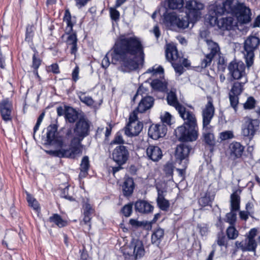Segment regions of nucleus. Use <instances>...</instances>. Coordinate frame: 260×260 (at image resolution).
<instances>
[{"label":"nucleus","mask_w":260,"mask_h":260,"mask_svg":"<svg viewBox=\"0 0 260 260\" xmlns=\"http://www.w3.org/2000/svg\"><path fill=\"white\" fill-rule=\"evenodd\" d=\"M235 0H225L215 4L214 11L217 15H222L224 13H231L233 4Z\"/></svg>","instance_id":"obj_17"},{"label":"nucleus","mask_w":260,"mask_h":260,"mask_svg":"<svg viewBox=\"0 0 260 260\" xmlns=\"http://www.w3.org/2000/svg\"><path fill=\"white\" fill-rule=\"evenodd\" d=\"M164 9L165 12L162 16L163 23L168 26H175L177 17L176 14L166 8Z\"/></svg>","instance_id":"obj_25"},{"label":"nucleus","mask_w":260,"mask_h":260,"mask_svg":"<svg viewBox=\"0 0 260 260\" xmlns=\"http://www.w3.org/2000/svg\"><path fill=\"white\" fill-rule=\"evenodd\" d=\"M112 155L113 160L117 164L123 165L128 159L129 152L125 146L119 145L113 150Z\"/></svg>","instance_id":"obj_13"},{"label":"nucleus","mask_w":260,"mask_h":260,"mask_svg":"<svg viewBox=\"0 0 260 260\" xmlns=\"http://www.w3.org/2000/svg\"><path fill=\"white\" fill-rule=\"evenodd\" d=\"M153 206L148 202L144 200H138L135 204V209L141 213L148 214L153 210Z\"/></svg>","instance_id":"obj_24"},{"label":"nucleus","mask_w":260,"mask_h":260,"mask_svg":"<svg viewBox=\"0 0 260 260\" xmlns=\"http://www.w3.org/2000/svg\"><path fill=\"white\" fill-rule=\"evenodd\" d=\"M213 56L208 54L205 56V57L202 60L201 65V67L203 68H205L208 66H210L213 58Z\"/></svg>","instance_id":"obj_56"},{"label":"nucleus","mask_w":260,"mask_h":260,"mask_svg":"<svg viewBox=\"0 0 260 260\" xmlns=\"http://www.w3.org/2000/svg\"><path fill=\"white\" fill-rule=\"evenodd\" d=\"M185 8L188 11V17L197 19L200 16V11L204 8V5L197 0H189L186 2Z\"/></svg>","instance_id":"obj_12"},{"label":"nucleus","mask_w":260,"mask_h":260,"mask_svg":"<svg viewBox=\"0 0 260 260\" xmlns=\"http://www.w3.org/2000/svg\"><path fill=\"white\" fill-rule=\"evenodd\" d=\"M90 126L89 120L82 117L76 122L73 130L69 128L66 132V138L71 139L70 145L79 156L82 154L84 147L82 141L90 134Z\"/></svg>","instance_id":"obj_3"},{"label":"nucleus","mask_w":260,"mask_h":260,"mask_svg":"<svg viewBox=\"0 0 260 260\" xmlns=\"http://www.w3.org/2000/svg\"><path fill=\"white\" fill-rule=\"evenodd\" d=\"M44 116H45V113L43 112L40 115L39 117H38V118L37 119V123L34 127V135H35V134L36 133V132L38 130V129L40 127V125L41 122H42V120L44 117Z\"/></svg>","instance_id":"obj_61"},{"label":"nucleus","mask_w":260,"mask_h":260,"mask_svg":"<svg viewBox=\"0 0 260 260\" xmlns=\"http://www.w3.org/2000/svg\"><path fill=\"white\" fill-rule=\"evenodd\" d=\"M198 203L202 207H204L208 206H211L212 200L210 196L206 193L204 196L201 197L199 200Z\"/></svg>","instance_id":"obj_48"},{"label":"nucleus","mask_w":260,"mask_h":260,"mask_svg":"<svg viewBox=\"0 0 260 260\" xmlns=\"http://www.w3.org/2000/svg\"><path fill=\"white\" fill-rule=\"evenodd\" d=\"M256 100L252 96H249L246 101L243 104V108L245 110H251L255 108Z\"/></svg>","instance_id":"obj_49"},{"label":"nucleus","mask_w":260,"mask_h":260,"mask_svg":"<svg viewBox=\"0 0 260 260\" xmlns=\"http://www.w3.org/2000/svg\"><path fill=\"white\" fill-rule=\"evenodd\" d=\"M143 127V123L140 121L128 122L124 128L125 134L128 137L137 136L142 130Z\"/></svg>","instance_id":"obj_21"},{"label":"nucleus","mask_w":260,"mask_h":260,"mask_svg":"<svg viewBox=\"0 0 260 260\" xmlns=\"http://www.w3.org/2000/svg\"><path fill=\"white\" fill-rule=\"evenodd\" d=\"M26 196V199L29 206L32 208L36 211H39L40 210V208L38 202L29 193L27 192Z\"/></svg>","instance_id":"obj_43"},{"label":"nucleus","mask_w":260,"mask_h":260,"mask_svg":"<svg viewBox=\"0 0 260 260\" xmlns=\"http://www.w3.org/2000/svg\"><path fill=\"white\" fill-rule=\"evenodd\" d=\"M146 154L149 159L153 161H157L162 156L161 149L157 146L149 145L146 149Z\"/></svg>","instance_id":"obj_22"},{"label":"nucleus","mask_w":260,"mask_h":260,"mask_svg":"<svg viewBox=\"0 0 260 260\" xmlns=\"http://www.w3.org/2000/svg\"><path fill=\"white\" fill-rule=\"evenodd\" d=\"M215 108L211 99H210L205 107L202 109L203 128H206L210 126V123L214 115Z\"/></svg>","instance_id":"obj_11"},{"label":"nucleus","mask_w":260,"mask_h":260,"mask_svg":"<svg viewBox=\"0 0 260 260\" xmlns=\"http://www.w3.org/2000/svg\"><path fill=\"white\" fill-rule=\"evenodd\" d=\"M78 112L73 108L65 106V118L69 122L74 123L78 119Z\"/></svg>","instance_id":"obj_30"},{"label":"nucleus","mask_w":260,"mask_h":260,"mask_svg":"<svg viewBox=\"0 0 260 260\" xmlns=\"http://www.w3.org/2000/svg\"><path fill=\"white\" fill-rule=\"evenodd\" d=\"M206 42L210 51L209 54L214 57L220 51V48L217 43L210 40H206Z\"/></svg>","instance_id":"obj_40"},{"label":"nucleus","mask_w":260,"mask_h":260,"mask_svg":"<svg viewBox=\"0 0 260 260\" xmlns=\"http://www.w3.org/2000/svg\"><path fill=\"white\" fill-rule=\"evenodd\" d=\"M12 105L11 103L8 100H3L0 103V112L2 119L6 122L10 121L12 119Z\"/></svg>","instance_id":"obj_20"},{"label":"nucleus","mask_w":260,"mask_h":260,"mask_svg":"<svg viewBox=\"0 0 260 260\" xmlns=\"http://www.w3.org/2000/svg\"><path fill=\"white\" fill-rule=\"evenodd\" d=\"M181 55L179 53L175 46L169 44L166 49V57L169 61L174 62L180 60Z\"/></svg>","instance_id":"obj_23"},{"label":"nucleus","mask_w":260,"mask_h":260,"mask_svg":"<svg viewBox=\"0 0 260 260\" xmlns=\"http://www.w3.org/2000/svg\"><path fill=\"white\" fill-rule=\"evenodd\" d=\"M116 8H110V14L112 20L117 21L119 19V12L116 9Z\"/></svg>","instance_id":"obj_59"},{"label":"nucleus","mask_w":260,"mask_h":260,"mask_svg":"<svg viewBox=\"0 0 260 260\" xmlns=\"http://www.w3.org/2000/svg\"><path fill=\"white\" fill-rule=\"evenodd\" d=\"M188 16V15L186 14L183 17H177L175 26L183 29L187 27L189 24Z\"/></svg>","instance_id":"obj_42"},{"label":"nucleus","mask_w":260,"mask_h":260,"mask_svg":"<svg viewBox=\"0 0 260 260\" xmlns=\"http://www.w3.org/2000/svg\"><path fill=\"white\" fill-rule=\"evenodd\" d=\"M79 67L76 66L72 73V80L75 82H76L79 79Z\"/></svg>","instance_id":"obj_63"},{"label":"nucleus","mask_w":260,"mask_h":260,"mask_svg":"<svg viewBox=\"0 0 260 260\" xmlns=\"http://www.w3.org/2000/svg\"><path fill=\"white\" fill-rule=\"evenodd\" d=\"M216 241L219 246H224L225 248L228 247V240L223 234H218Z\"/></svg>","instance_id":"obj_53"},{"label":"nucleus","mask_w":260,"mask_h":260,"mask_svg":"<svg viewBox=\"0 0 260 260\" xmlns=\"http://www.w3.org/2000/svg\"><path fill=\"white\" fill-rule=\"evenodd\" d=\"M135 188L134 180L131 177H125L122 185L123 195L128 197L132 195Z\"/></svg>","instance_id":"obj_28"},{"label":"nucleus","mask_w":260,"mask_h":260,"mask_svg":"<svg viewBox=\"0 0 260 260\" xmlns=\"http://www.w3.org/2000/svg\"><path fill=\"white\" fill-rule=\"evenodd\" d=\"M234 138V135L232 131H225L219 134V138L221 141H225Z\"/></svg>","instance_id":"obj_52"},{"label":"nucleus","mask_w":260,"mask_h":260,"mask_svg":"<svg viewBox=\"0 0 260 260\" xmlns=\"http://www.w3.org/2000/svg\"><path fill=\"white\" fill-rule=\"evenodd\" d=\"M47 142L50 145H54L60 142L66 143L68 138H61L57 136V126L56 124L50 125L47 128Z\"/></svg>","instance_id":"obj_14"},{"label":"nucleus","mask_w":260,"mask_h":260,"mask_svg":"<svg viewBox=\"0 0 260 260\" xmlns=\"http://www.w3.org/2000/svg\"><path fill=\"white\" fill-rule=\"evenodd\" d=\"M69 36L67 39V45L68 46L72 45V44H74L75 43H77V38L76 33L72 34H68Z\"/></svg>","instance_id":"obj_57"},{"label":"nucleus","mask_w":260,"mask_h":260,"mask_svg":"<svg viewBox=\"0 0 260 260\" xmlns=\"http://www.w3.org/2000/svg\"><path fill=\"white\" fill-rule=\"evenodd\" d=\"M237 211L230 210V212L226 214V221L231 225H235L237 220Z\"/></svg>","instance_id":"obj_46"},{"label":"nucleus","mask_w":260,"mask_h":260,"mask_svg":"<svg viewBox=\"0 0 260 260\" xmlns=\"http://www.w3.org/2000/svg\"><path fill=\"white\" fill-rule=\"evenodd\" d=\"M203 137L205 143L211 147H213L216 143L214 134L210 129V126L206 128H203Z\"/></svg>","instance_id":"obj_29"},{"label":"nucleus","mask_w":260,"mask_h":260,"mask_svg":"<svg viewBox=\"0 0 260 260\" xmlns=\"http://www.w3.org/2000/svg\"><path fill=\"white\" fill-rule=\"evenodd\" d=\"M178 112L184 120L183 125L176 131L179 141L184 142L196 141L198 138V126L195 114L184 106Z\"/></svg>","instance_id":"obj_2"},{"label":"nucleus","mask_w":260,"mask_h":260,"mask_svg":"<svg viewBox=\"0 0 260 260\" xmlns=\"http://www.w3.org/2000/svg\"><path fill=\"white\" fill-rule=\"evenodd\" d=\"M246 81L244 82H234L232 86L231 89L229 93L237 95H240L244 90V85Z\"/></svg>","instance_id":"obj_37"},{"label":"nucleus","mask_w":260,"mask_h":260,"mask_svg":"<svg viewBox=\"0 0 260 260\" xmlns=\"http://www.w3.org/2000/svg\"><path fill=\"white\" fill-rule=\"evenodd\" d=\"M146 73H151L153 76H159V78L164 76V70L163 68L160 66H154L147 70Z\"/></svg>","instance_id":"obj_41"},{"label":"nucleus","mask_w":260,"mask_h":260,"mask_svg":"<svg viewBox=\"0 0 260 260\" xmlns=\"http://www.w3.org/2000/svg\"><path fill=\"white\" fill-rule=\"evenodd\" d=\"M153 104L154 99L152 96H147L142 98L137 107V110L139 113H144L150 109L153 106Z\"/></svg>","instance_id":"obj_26"},{"label":"nucleus","mask_w":260,"mask_h":260,"mask_svg":"<svg viewBox=\"0 0 260 260\" xmlns=\"http://www.w3.org/2000/svg\"><path fill=\"white\" fill-rule=\"evenodd\" d=\"M128 254H133L136 258H141L145 253V250L143 244L139 240L133 239L130 243Z\"/></svg>","instance_id":"obj_16"},{"label":"nucleus","mask_w":260,"mask_h":260,"mask_svg":"<svg viewBox=\"0 0 260 260\" xmlns=\"http://www.w3.org/2000/svg\"><path fill=\"white\" fill-rule=\"evenodd\" d=\"M34 36L33 30L31 26H28L26 27V35H25V41L27 42H30L32 40Z\"/></svg>","instance_id":"obj_60"},{"label":"nucleus","mask_w":260,"mask_h":260,"mask_svg":"<svg viewBox=\"0 0 260 260\" xmlns=\"http://www.w3.org/2000/svg\"><path fill=\"white\" fill-rule=\"evenodd\" d=\"M151 86L154 89L165 91L167 88V83L162 77L153 79L151 83Z\"/></svg>","instance_id":"obj_34"},{"label":"nucleus","mask_w":260,"mask_h":260,"mask_svg":"<svg viewBox=\"0 0 260 260\" xmlns=\"http://www.w3.org/2000/svg\"><path fill=\"white\" fill-rule=\"evenodd\" d=\"M55 145H57L60 147V149L56 150H48L47 153L54 156L58 157H65L68 158L75 159L79 157L76 152L73 149L72 147L69 144L67 145L66 143L60 142Z\"/></svg>","instance_id":"obj_9"},{"label":"nucleus","mask_w":260,"mask_h":260,"mask_svg":"<svg viewBox=\"0 0 260 260\" xmlns=\"http://www.w3.org/2000/svg\"><path fill=\"white\" fill-rule=\"evenodd\" d=\"M226 235L229 239H235L238 236V231L236 229L235 225H230L226 229Z\"/></svg>","instance_id":"obj_47"},{"label":"nucleus","mask_w":260,"mask_h":260,"mask_svg":"<svg viewBox=\"0 0 260 260\" xmlns=\"http://www.w3.org/2000/svg\"><path fill=\"white\" fill-rule=\"evenodd\" d=\"M156 201L158 206L161 210H168L170 206L169 201L165 199L163 194L159 192H158V197Z\"/></svg>","instance_id":"obj_39"},{"label":"nucleus","mask_w":260,"mask_h":260,"mask_svg":"<svg viewBox=\"0 0 260 260\" xmlns=\"http://www.w3.org/2000/svg\"><path fill=\"white\" fill-rule=\"evenodd\" d=\"M258 126L257 119H249L245 122L242 128V134L245 137H252Z\"/></svg>","instance_id":"obj_19"},{"label":"nucleus","mask_w":260,"mask_h":260,"mask_svg":"<svg viewBox=\"0 0 260 260\" xmlns=\"http://www.w3.org/2000/svg\"><path fill=\"white\" fill-rule=\"evenodd\" d=\"M110 53L112 62L121 65V70L124 72H129L139 67L138 58L142 60L144 58V47L140 39L134 34H124L119 35L115 43L102 61L103 68L107 69L110 62L108 56Z\"/></svg>","instance_id":"obj_1"},{"label":"nucleus","mask_w":260,"mask_h":260,"mask_svg":"<svg viewBox=\"0 0 260 260\" xmlns=\"http://www.w3.org/2000/svg\"><path fill=\"white\" fill-rule=\"evenodd\" d=\"M229 99L231 106L234 109L235 112H236L238 110V105L239 104V95L229 93Z\"/></svg>","instance_id":"obj_50"},{"label":"nucleus","mask_w":260,"mask_h":260,"mask_svg":"<svg viewBox=\"0 0 260 260\" xmlns=\"http://www.w3.org/2000/svg\"><path fill=\"white\" fill-rule=\"evenodd\" d=\"M77 95L80 101L89 107H93L95 105V101L91 96L86 95V93L83 91H79Z\"/></svg>","instance_id":"obj_35"},{"label":"nucleus","mask_w":260,"mask_h":260,"mask_svg":"<svg viewBox=\"0 0 260 260\" xmlns=\"http://www.w3.org/2000/svg\"><path fill=\"white\" fill-rule=\"evenodd\" d=\"M260 43L259 39L256 37H249L244 42L243 52L248 67L252 66L253 62L254 51Z\"/></svg>","instance_id":"obj_4"},{"label":"nucleus","mask_w":260,"mask_h":260,"mask_svg":"<svg viewBox=\"0 0 260 260\" xmlns=\"http://www.w3.org/2000/svg\"><path fill=\"white\" fill-rule=\"evenodd\" d=\"M168 7L171 9H179L183 7V0H167Z\"/></svg>","instance_id":"obj_44"},{"label":"nucleus","mask_w":260,"mask_h":260,"mask_svg":"<svg viewBox=\"0 0 260 260\" xmlns=\"http://www.w3.org/2000/svg\"><path fill=\"white\" fill-rule=\"evenodd\" d=\"M161 124L171 125L172 124V116L168 112L161 113L160 116Z\"/></svg>","instance_id":"obj_45"},{"label":"nucleus","mask_w":260,"mask_h":260,"mask_svg":"<svg viewBox=\"0 0 260 260\" xmlns=\"http://www.w3.org/2000/svg\"><path fill=\"white\" fill-rule=\"evenodd\" d=\"M246 251H255L257 244L254 239H247L245 241Z\"/></svg>","instance_id":"obj_54"},{"label":"nucleus","mask_w":260,"mask_h":260,"mask_svg":"<svg viewBox=\"0 0 260 260\" xmlns=\"http://www.w3.org/2000/svg\"><path fill=\"white\" fill-rule=\"evenodd\" d=\"M241 190L237 189L234 191L230 196V210L238 211L240 208Z\"/></svg>","instance_id":"obj_27"},{"label":"nucleus","mask_w":260,"mask_h":260,"mask_svg":"<svg viewBox=\"0 0 260 260\" xmlns=\"http://www.w3.org/2000/svg\"><path fill=\"white\" fill-rule=\"evenodd\" d=\"M34 51L35 53L32 56V68L34 69V72L36 73L37 76H39L37 71L41 64V60L36 55V53H38L37 51L36 50Z\"/></svg>","instance_id":"obj_51"},{"label":"nucleus","mask_w":260,"mask_h":260,"mask_svg":"<svg viewBox=\"0 0 260 260\" xmlns=\"http://www.w3.org/2000/svg\"><path fill=\"white\" fill-rule=\"evenodd\" d=\"M74 18H73L72 17L69 10L66 9L65 10L63 20L67 25V27L66 28V31L67 34L71 33L73 30V27L75 23V21L73 20Z\"/></svg>","instance_id":"obj_32"},{"label":"nucleus","mask_w":260,"mask_h":260,"mask_svg":"<svg viewBox=\"0 0 260 260\" xmlns=\"http://www.w3.org/2000/svg\"><path fill=\"white\" fill-rule=\"evenodd\" d=\"M244 148V146L239 142L236 141L232 142L229 146L230 157L234 160L241 158Z\"/></svg>","instance_id":"obj_18"},{"label":"nucleus","mask_w":260,"mask_h":260,"mask_svg":"<svg viewBox=\"0 0 260 260\" xmlns=\"http://www.w3.org/2000/svg\"><path fill=\"white\" fill-rule=\"evenodd\" d=\"M133 204H128L125 205L121 209L122 214L125 217H129L132 212Z\"/></svg>","instance_id":"obj_55"},{"label":"nucleus","mask_w":260,"mask_h":260,"mask_svg":"<svg viewBox=\"0 0 260 260\" xmlns=\"http://www.w3.org/2000/svg\"><path fill=\"white\" fill-rule=\"evenodd\" d=\"M164 236V231L161 229L156 230L152 234L151 242L153 244L158 246Z\"/></svg>","instance_id":"obj_36"},{"label":"nucleus","mask_w":260,"mask_h":260,"mask_svg":"<svg viewBox=\"0 0 260 260\" xmlns=\"http://www.w3.org/2000/svg\"><path fill=\"white\" fill-rule=\"evenodd\" d=\"M209 21L212 25H217L223 30L233 29L235 26L234 18L231 16L222 17L219 19L217 17L212 16Z\"/></svg>","instance_id":"obj_10"},{"label":"nucleus","mask_w":260,"mask_h":260,"mask_svg":"<svg viewBox=\"0 0 260 260\" xmlns=\"http://www.w3.org/2000/svg\"><path fill=\"white\" fill-rule=\"evenodd\" d=\"M164 170L167 175H172L173 172V166L172 164L170 163L166 164L164 166Z\"/></svg>","instance_id":"obj_64"},{"label":"nucleus","mask_w":260,"mask_h":260,"mask_svg":"<svg viewBox=\"0 0 260 260\" xmlns=\"http://www.w3.org/2000/svg\"><path fill=\"white\" fill-rule=\"evenodd\" d=\"M172 64L178 76L181 75L184 72L183 66L178 61L172 62Z\"/></svg>","instance_id":"obj_58"},{"label":"nucleus","mask_w":260,"mask_h":260,"mask_svg":"<svg viewBox=\"0 0 260 260\" xmlns=\"http://www.w3.org/2000/svg\"><path fill=\"white\" fill-rule=\"evenodd\" d=\"M231 14L237 17V20L240 23L246 24L251 20V11L249 7L245 6L244 3H233Z\"/></svg>","instance_id":"obj_5"},{"label":"nucleus","mask_w":260,"mask_h":260,"mask_svg":"<svg viewBox=\"0 0 260 260\" xmlns=\"http://www.w3.org/2000/svg\"><path fill=\"white\" fill-rule=\"evenodd\" d=\"M168 103L169 105L174 107L178 111L181 108L183 107L177 100L175 92L171 90L168 93L167 97Z\"/></svg>","instance_id":"obj_31"},{"label":"nucleus","mask_w":260,"mask_h":260,"mask_svg":"<svg viewBox=\"0 0 260 260\" xmlns=\"http://www.w3.org/2000/svg\"><path fill=\"white\" fill-rule=\"evenodd\" d=\"M245 65L242 61H231L228 67L229 81L238 80L245 77Z\"/></svg>","instance_id":"obj_6"},{"label":"nucleus","mask_w":260,"mask_h":260,"mask_svg":"<svg viewBox=\"0 0 260 260\" xmlns=\"http://www.w3.org/2000/svg\"><path fill=\"white\" fill-rule=\"evenodd\" d=\"M90 164L89 157L87 156H84L81 160L80 165V172L79 174L80 177H84L88 173L89 169Z\"/></svg>","instance_id":"obj_33"},{"label":"nucleus","mask_w":260,"mask_h":260,"mask_svg":"<svg viewBox=\"0 0 260 260\" xmlns=\"http://www.w3.org/2000/svg\"><path fill=\"white\" fill-rule=\"evenodd\" d=\"M167 132V127L166 125L161 123H157L151 125L148 129L149 136L154 140H157L164 137Z\"/></svg>","instance_id":"obj_15"},{"label":"nucleus","mask_w":260,"mask_h":260,"mask_svg":"<svg viewBox=\"0 0 260 260\" xmlns=\"http://www.w3.org/2000/svg\"><path fill=\"white\" fill-rule=\"evenodd\" d=\"M50 222H53L59 228H62L67 225V221L63 220L58 214H53L49 218Z\"/></svg>","instance_id":"obj_38"},{"label":"nucleus","mask_w":260,"mask_h":260,"mask_svg":"<svg viewBox=\"0 0 260 260\" xmlns=\"http://www.w3.org/2000/svg\"><path fill=\"white\" fill-rule=\"evenodd\" d=\"M147 91V89L146 88H145L143 86H140L139 87V88H138V89L137 91V93H136V94L135 95V96H134V98L133 99V101H135L136 99L140 95L142 97H143V94L144 93H146Z\"/></svg>","instance_id":"obj_62"},{"label":"nucleus","mask_w":260,"mask_h":260,"mask_svg":"<svg viewBox=\"0 0 260 260\" xmlns=\"http://www.w3.org/2000/svg\"><path fill=\"white\" fill-rule=\"evenodd\" d=\"M191 150V146L186 143L178 145L175 151L176 162L186 168L188 164L189 155Z\"/></svg>","instance_id":"obj_7"},{"label":"nucleus","mask_w":260,"mask_h":260,"mask_svg":"<svg viewBox=\"0 0 260 260\" xmlns=\"http://www.w3.org/2000/svg\"><path fill=\"white\" fill-rule=\"evenodd\" d=\"M82 210L83 218L80 224L83 227L85 232H88L91 227L92 215L94 214L95 210L93 206L89 203L88 200L84 201L83 202Z\"/></svg>","instance_id":"obj_8"}]
</instances>
